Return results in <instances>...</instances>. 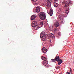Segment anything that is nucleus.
<instances>
[{
    "mask_svg": "<svg viewBox=\"0 0 74 74\" xmlns=\"http://www.w3.org/2000/svg\"><path fill=\"white\" fill-rule=\"evenodd\" d=\"M47 34L45 33V32H42L40 34V36L41 38L42 39L43 41H45L46 40V38H47Z\"/></svg>",
    "mask_w": 74,
    "mask_h": 74,
    "instance_id": "nucleus-1",
    "label": "nucleus"
},
{
    "mask_svg": "<svg viewBox=\"0 0 74 74\" xmlns=\"http://www.w3.org/2000/svg\"><path fill=\"white\" fill-rule=\"evenodd\" d=\"M38 15L39 16L40 19L44 20V19H45L46 18L45 13L44 12H40V13L38 14Z\"/></svg>",
    "mask_w": 74,
    "mask_h": 74,
    "instance_id": "nucleus-2",
    "label": "nucleus"
},
{
    "mask_svg": "<svg viewBox=\"0 0 74 74\" xmlns=\"http://www.w3.org/2000/svg\"><path fill=\"white\" fill-rule=\"evenodd\" d=\"M55 59L57 62H58V64L59 65H60V64H61L62 62H63V61L61 59L59 58V56H56Z\"/></svg>",
    "mask_w": 74,
    "mask_h": 74,
    "instance_id": "nucleus-3",
    "label": "nucleus"
},
{
    "mask_svg": "<svg viewBox=\"0 0 74 74\" xmlns=\"http://www.w3.org/2000/svg\"><path fill=\"white\" fill-rule=\"evenodd\" d=\"M52 0H47V7H50L51 6V3L50 1Z\"/></svg>",
    "mask_w": 74,
    "mask_h": 74,
    "instance_id": "nucleus-4",
    "label": "nucleus"
},
{
    "mask_svg": "<svg viewBox=\"0 0 74 74\" xmlns=\"http://www.w3.org/2000/svg\"><path fill=\"white\" fill-rule=\"evenodd\" d=\"M62 4H64V5H65V7H68V6H69V3H67L66 1H63L62 3Z\"/></svg>",
    "mask_w": 74,
    "mask_h": 74,
    "instance_id": "nucleus-5",
    "label": "nucleus"
},
{
    "mask_svg": "<svg viewBox=\"0 0 74 74\" xmlns=\"http://www.w3.org/2000/svg\"><path fill=\"white\" fill-rule=\"evenodd\" d=\"M43 65L45 66L46 67H48V61L47 60H45L43 62Z\"/></svg>",
    "mask_w": 74,
    "mask_h": 74,
    "instance_id": "nucleus-6",
    "label": "nucleus"
},
{
    "mask_svg": "<svg viewBox=\"0 0 74 74\" xmlns=\"http://www.w3.org/2000/svg\"><path fill=\"white\" fill-rule=\"evenodd\" d=\"M36 15L34 14L31 16V21L34 20H35V19H36Z\"/></svg>",
    "mask_w": 74,
    "mask_h": 74,
    "instance_id": "nucleus-7",
    "label": "nucleus"
},
{
    "mask_svg": "<svg viewBox=\"0 0 74 74\" xmlns=\"http://www.w3.org/2000/svg\"><path fill=\"white\" fill-rule=\"evenodd\" d=\"M37 25V23L36 22H33L32 23V27H34L36 25Z\"/></svg>",
    "mask_w": 74,
    "mask_h": 74,
    "instance_id": "nucleus-8",
    "label": "nucleus"
},
{
    "mask_svg": "<svg viewBox=\"0 0 74 74\" xmlns=\"http://www.w3.org/2000/svg\"><path fill=\"white\" fill-rule=\"evenodd\" d=\"M48 36L50 37H52V38H55V36L52 33L48 34Z\"/></svg>",
    "mask_w": 74,
    "mask_h": 74,
    "instance_id": "nucleus-9",
    "label": "nucleus"
},
{
    "mask_svg": "<svg viewBox=\"0 0 74 74\" xmlns=\"http://www.w3.org/2000/svg\"><path fill=\"white\" fill-rule=\"evenodd\" d=\"M44 48H45V47L43 48L42 49V52L44 53H47V49Z\"/></svg>",
    "mask_w": 74,
    "mask_h": 74,
    "instance_id": "nucleus-10",
    "label": "nucleus"
},
{
    "mask_svg": "<svg viewBox=\"0 0 74 74\" xmlns=\"http://www.w3.org/2000/svg\"><path fill=\"white\" fill-rule=\"evenodd\" d=\"M53 10L52 9H51L50 11V12L49 14H50V16H52V14H53Z\"/></svg>",
    "mask_w": 74,
    "mask_h": 74,
    "instance_id": "nucleus-11",
    "label": "nucleus"
},
{
    "mask_svg": "<svg viewBox=\"0 0 74 74\" xmlns=\"http://www.w3.org/2000/svg\"><path fill=\"white\" fill-rule=\"evenodd\" d=\"M42 25H43V23L42 22H40L39 25H38V27H42Z\"/></svg>",
    "mask_w": 74,
    "mask_h": 74,
    "instance_id": "nucleus-12",
    "label": "nucleus"
},
{
    "mask_svg": "<svg viewBox=\"0 0 74 74\" xmlns=\"http://www.w3.org/2000/svg\"><path fill=\"white\" fill-rule=\"evenodd\" d=\"M54 25L56 27H58V26H59V22H56V23L54 24Z\"/></svg>",
    "mask_w": 74,
    "mask_h": 74,
    "instance_id": "nucleus-13",
    "label": "nucleus"
},
{
    "mask_svg": "<svg viewBox=\"0 0 74 74\" xmlns=\"http://www.w3.org/2000/svg\"><path fill=\"white\" fill-rule=\"evenodd\" d=\"M41 59L43 60H47V58H45V57H43V56H42L41 57Z\"/></svg>",
    "mask_w": 74,
    "mask_h": 74,
    "instance_id": "nucleus-14",
    "label": "nucleus"
},
{
    "mask_svg": "<svg viewBox=\"0 0 74 74\" xmlns=\"http://www.w3.org/2000/svg\"><path fill=\"white\" fill-rule=\"evenodd\" d=\"M40 11V7L38 6L37 7V13L39 12Z\"/></svg>",
    "mask_w": 74,
    "mask_h": 74,
    "instance_id": "nucleus-15",
    "label": "nucleus"
},
{
    "mask_svg": "<svg viewBox=\"0 0 74 74\" xmlns=\"http://www.w3.org/2000/svg\"><path fill=\"white\" fill-rule=\"evenodd\" d=\"M33 12H37V7H36V9H34Z\"/></svg>",
    "mask_w": 74,
    "mask_h": 74,
    "instance_id": "nucleus-16",
    "label": "nucleus"
},
{
    "mask_svg": "<svg viewBox=\"0 0 74 74\" xmlns=\"http://www.w3.org/2000/svg\"><path fill=\"white\" fill-rule=\"evenodd\" d=\"M37 24L34 27V29H35V30H37Z\"/></svg>",
    "mask_w": 74,
    "mask_h": 74,
    "instance_id": "nucleus-17",
    "label": "nucleus"
},
{
    "mask_svg": "<svg viewBox=\"0 0 74 74\" xmlns=\"http://www.w3.org/2000/svg\"><path fill=\"white\" fill-rule=\"evenodd\" d=\"M54 6L55 7H56L58 6V3H54Z\"/></svg>",
    "mask_w": 74,
    "mask_h": 74,
    "instance_id": "nucleus-18",
    "label": "nucleus"
},
{
    "mask_svg": "<svg viewBox=\"0 0 74 74\" xmlns=\"http://www.w3.org/2000/svg\"><path fill=\"white\" fill-rule=\"evenodd\" d=\"M51 60L52 61V62H56V60L55 59H51Z\"/></svg>",
    "mask_w": 74,
    "mask_h": 74,
    "instance_id": "nucleus-19",
    "label": "nucleus"
},
{
    "mask_svg": "<svg viewBox=\"0 0 74 74\" xmlns=\"http://www.w3.org/2000/svg\"><path fill=\"white\" fill-rule=\"evenodd\" d=\"M65 13L66 14H68L69 13V11L68 10H66Z\"/></svg>",
    "mask_w": 74,
    "mask_h": 74,
    "instance_id": "nucleus-20",
    "label": "nucleus"
},
{
    "mask_svg": "<svg viewBox=\"0 0 74 74\" xmlns=\"http://www.w3.org/2000/svg\"><path fill=\"white\" fill-rule=\"evenodd\" d=\"M60 66H58L56 67V69H60Z\"/></svg>",
    "mask_w": 74,
    "mask_h": 74,
    "instance_id": "nucleus-21",
    "label": "nucleus"
},
{
    "mask_svg": "<svg viewBox=\"0 0 74 74\" xmlns=\"http://www.w3.org/2000/svg\"><path fill=\"white\" fill-rule=\"evenodd\" d=\"M34 5H37V3L35 2L34 3Z\"/></svg>",
    "mask_w": 74,
    "mask_h": 74,
    "instance_id": "nucleus-22",
    "label": "nucleus"
},
{
    "mask_svg": "<svg viewBox=\"0 0 74 74\" xmlns=\"http://www.w3.org/2000/svg\"><path fill=\"white\" fill-rule=\"evenodd\" d=\"M61 11H62V9L61 8H60V9L58 10V12H61Z\"/></svg>",
    "mask_w": 74,
    "mask_h": 74,
    "instance_id": "nucleus-23",
    "label": "nucleus"
},
{
    "mask_svg": "<svg viewBox=\"0 0 74 74\" xmlns=\"http://www.w3.org/2000/svg\"><path fill=\"white\" fill-rule=\"evenodd\" d=\"M58 29H54L55 32H58Z\"/></svg>",
    "mask_w": 74,
    "mask_h": 74,
    "instance_id": "nucleus-24",
    "label": "nucleus"
},
{
    "mask_svg": "<svg viewBox=\"0 0 74 74\" xmlns=\"http://www.w3.org/2000/svg\"><path fill=\"white\" fill-rule=\"evenodd\" d=\"M66 74H70V72H67L66 73Z\"/></svg>",
    "mask_w": 74,
    "mask_h": 74,
    "instance_id": "nucleus-25",
    "label": "nucleus"
},
{
    "mask_svg": "<svg viewBox=\"0 0 74 74\" xmlns=\"http://www.w3.org/2000/svg\"><path fill=\"white\" fill-rule=\"evenodd\" d=\"M60 16H62V15H60L59 16V18H60V19L61 18L60 17Z\"/></svg>",
    "mask_w": 74,
    "mask_h": 74,
    "instance_id": "nucleus-26",
    "label": "nucleus"
},
{
    "mask_svg": "<svg viewBox=\"0 0 74 74\" xmlns=\"http://www.w3.org/2000/svg\"><path fill=\"white\" fill-rule=\"evenodd\" d=\"M32 1H36L37 0H32Z\"/></svg>",
    "mask_w": 74,
    "mask_h": 74,
    "instance_id": "nucleus-27",
    "label": "nucleus"
},
{
    "mask_svg": "<svg viewBox=\"0 0 74 74\" xmlns=\"http://www.w3.org/2000/svg\"><path fill=\"white\" fill-rule=\"evenodd\" d=\"M70 71H71V73H72L73 71H72V70L71 69V68L70 69Z\"/></svg>",
    "mask_w": 74,
    "mask_h": 74,
    "instance_id": "nucleus-28",
    "label": "nucleus"
},
{
    "mask_svg": "<svg viewBox=\"0 0 74 74\" xmlns=\"http://www.w3.org/2000/svg\"><path fill=\"white\" fill-rule=\"evenodd\" d=\"M54 1H56V2H57V1H58V0H54Z\"/></svg>",
    "mask_w": 74,
    "mask_h": 74,
    "instance_id": "nucleus-29",
    "label": "nucleus"
},
{
    "mask_svg": "<svg viewBox=\"0 0 74 74\" xmlns=\"http://www.w3.org/2000/svg\"><path fill=\"white\" fill-rule=\"evenodd\" d=\"M62 74V72H61L59 73V74Z\"/></svg>",
    "mask_w": 74,
    "mask_h": 74,
    "instance_id": "nucleus-30",
    "label": "nucleus"
},
{
    "mask_svg": "<svg viewBox=\"0 0 74 74\" xmlns=\"http://www.w3.org/2000/svg\"><path fill=\"white\" fill-rule=\"evenodd\" d=\"M47 13L49 14V13H48V12H47Z\"/></svg>",
    "mask_w": 74,
    "mask_h": 74,
    "instance_id": "nucleus-31",
    "label": "nucleus"
},
{
    "mask_svg": "<svg viewBox=\"0 0 74 74\" xmlns=\"http://www.w3.org/2000/svg\"><path fill=\"white\" fill-rule=\"evenodd\" d=\"M58 54L56 56H58Z\"/></svg>",
    "mask_w": 74,
    "mask_h": 74,
    "instance_id": "nucleus-32",
    "label": "nucleus"
},
{
    "mask_svg": "<svg viewBox=\"0 0 74 74\" xmlns=\"http://www.w3.org/2000/svg\"><path fill=\"white\" fill-rule=\"evenodd\" d=\"M73 71H74V69H73Z\"/></svg>",
    "mask_w": 74,
    "mask_h": 74,
    "instance_id": "nucleus-33",
    "label": "nucleus"
}]
</instances>
